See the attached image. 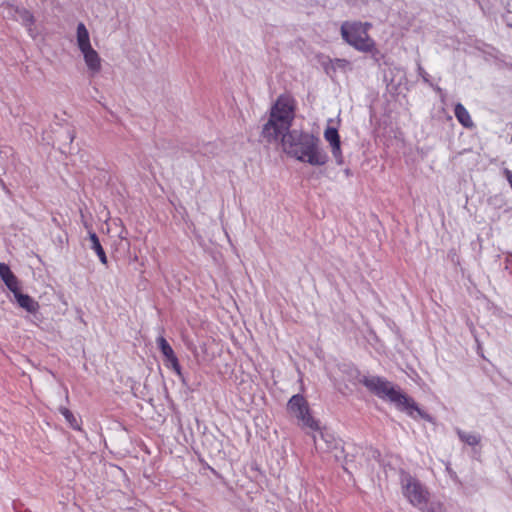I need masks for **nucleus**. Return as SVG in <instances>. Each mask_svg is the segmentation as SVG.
Wrapping results in <instances>:
<instances>
[{
  "mask_svg": "<svg viewBox=\"0 0 512 512\" xmlns=\"http://www.w3.org/2000/svg\"><path fill=\"white\" fill-rule=\"evenodd\" d=\"M280 140L283 152L299 162L321 167L329 161L320 139L309 132L293 129L283 134Z\"/></svg>",
  "mask_w": 512,
  "mask_h": 512,
  "instance_id": "f257e3e1",
  "label": "nucleus"
},
{
  "mask_svg": "<svg viewBox=\"0 0 512 512\" xmlns=\"http://www.w3.org/2000/svg\"><path fill=\"white\" fill-rule=\"evenodd\" d=\"M363 384L376 396L389 401L396 407V409L406 413L411 418L416 419L417 417H420L427 422L435 423L434 418L430 414L419 408L417 403L411 397L402 393L399 388H396L389 381L378 376H371L365 378L363 380Z\"/></svg>",
  "mask_w": 512,
  "mask_h": 512,
  "instance_id": "f03ea898",
  "label": "nucleus"
},
{
  "mask_svg": "<svg viewBox=\"0 0 512 512\" xmlns=\"http://www.w3.org/2000/svg\"><path fill=\"white\" fill-rule=\"evenodd\" d=\"M296 101L290 95H280L271 107L270 116L263 126L262 136L268 141H278L290 130L295 117Z\"/></svg>",
  "mask_w": 512,
  "mask_h": 512,
  "instance_id": "7ed1b4c3",
  "label": "nucleus"
},
{
  "mask_svg": "<svg viewBox=\"0 0 512 512\" xmlns=\"http://www.w3.org/2000/svg\"><path fill=\"white\" fill-rule=\"evenodd\" d=\"M372 25L368 22H344L341 36L344 41L359 52L375 54L378 52L375 41L369 36Z\"/></svg>",
  "mask_w": 512,
  "mask_h": 512,
  "instance_id": "20e7f679",
  "label": "nucleus"
},
{
  "mask_svg": "<svg viewBox=\"0 0 512 512\" xmlns=\"http://www.w3.org/2000/svg\"><path fill=\"white\" fill-rule=\"evenodd\" d=\"M75 44L79 50L90 76L98 75L102 70V58L91 43L90 32L83 22L77 24Z\"/></svg>",
  "mask_w": 512,
  "mask_h": 512,
  "instance_id": "39448f33",
  "label": "nucleus"
},
{
  "mask_svg": "<svg viewBox=\"0 0 512 512\" xmlns=\"http://www.w3.org/2000/svg\"><path fill=\"white\" fill-rule=\"evenodd\" d=\"M287 412L298 421L302 428L319 432L321 439L327 441L326 433L321 430L318 420L312 416L309 404L303 395L296 394L289 399Z\"/></svg>",
  "mask_w": 512,
  "mask_h": 512,
  "instance_id": "423d86ee",
  "label": "nucleus"
},
{
  "mask_svg": "<svg viewBox=\"0 0 512 512\" xmlns=\"http://www.w3.org/2000/svg\"><path fill=\"white\" fill-rule=\"evenodd\" d=\"M400 485L403 496L412 506L422 509L428 503L429 491L417 478L402 473Z\"/></svg>",
  "mask_w": 512,
  "mask_h": 512,
  "instance_id": "0eeeda50",
  "label": "nucleus"
},
{
  "mask_svg": "<svg viewBox=\"0 0 512 512\" xmlns=\"http://www.w3.org/2000/svg\"><path fill=\"white\" fill-rule=\"evenodd\" d=\"M8 15L14 20L20 22L32 38L37 37L38 31L35 26V18L29 10L16 6H9Z\"/></svg>",
  "mask_w": 512,
  "mask_h": 512,
  "instance_id": "6e6552de",
  "label": "nucleus"
},
{
  "mask_svg": "<svg viewBox=\"0 0 512 512\" xmlns=\"http://www.w3.org/2000/svg\"><path fill=\"white\" fill-rule=\"evenodd\" d=\"M324 139L329 143L331 153L337 165L344 163V157L341 149V141L337 128L328 126L324 130Z\"/></svg>",
  "mask_w": 512,
  "mask_h": 512,
  "instance_id": "1a4fd4ad",
  "label": "nucleus"
},
{
  "mask_svg": "<svg viewBox=\"0 0 512 512\" xmlns=\"http://www.w3.org/2000/svg\"><path fill=\"white\" fill-rule=\"evenodd\" d=\"M157 345L161 350L168 366L171 367L178 376L182 375L179 361L167 340L163 336L157 338Z\"/></svg>",
  "mask_w": 512,
  "mask_h": 512,
  "instance_id": "9d476101",
  "label": "nucleus"
},
{
  "mask_svg": "<svg viewBox=\"0 0 512 512\" xmlns=\"http://www.w3.org/2000/svg\"><path fill=\"white\" fill-rule=\"evenodd\" d=\"M0 277L12 293H16L20 289L17 277L5 263H0Z\"/></svg>",
  "mask_w": 512,
  "mask_h": 512,
  "instance_id": "9b49d317",
  "label": "nucleus"
},
{
  "mask_svg": "<svg viewBox=\"0 0 512 512\" xmlns=\"http://www.w3.org/2000/svg\"><path fill=\"white\" fill-rule=\"evenodd\" d=\"M17 304L29 313H36L39 310V304L28 294H23L20 289L13 293Z\"/></svg>",
  "mask_w": 512,
  "mask_h": 512,
  "instance_id": "f8f14e48",
  "label": "nucleus"
},
{
  "mask_svg": "<svg viewBox=\"0 0 512 512\" xmlns=\"http://www.w3.org/2000/svg\"><path fill=\"white\" fill-rule=\"evenodd\" d=\"M455 117L466 128L473 126V121L467 109L460 103L456 104L454 109Z\"/></svg>",
  "mask_w": 512,
  "mask_h": 512,
  "instance_id": "ddd939ff",
  "label": "nucleus"
},
{
  "mask_svg": "<svg viewBox=\"0 0 512 512\" xmlns=\"http://www.w3.org/2000/svg\"><path fill=\"white\" fill-rule=\"evenodd\" d=\"M59 412L63 415L69 426L75 430H80V423L77 417L66 407H60Z\"/></svg>",
  "mask_w": 512,
  "mask_h": 512,
  "instance_id": "4468645a",
  "label": "nucleus"
},
{
  "mask_svg": "<svg viewBox=\"0 0 512 512\" xmlns=\"http://www.w3.org/2000/svg\"><path fill=\"white\" fill-rule=\"evenodd\" d=\"M457 434L461 441L469 446H476L480 443V436L474 433H468L462 430H457Z\"/></svg>",
  "mask_w": 512,
  "mask_h": 512,
  "instance_id": "2eb2a0df",
  "label": "nucleus"
},
{
  "mask_svg": "<svg viewBox=\"0 0 512 512\" xmlns=\"http://www.w3.org/2000/svg\"><path fill=\"white\" fill-rule=\"evenodd\" d=\"M89 239L91 241V249H93L96 254L104 250L95 232L89 231Z\"/></svg>",
  "mask_w": 512,
  "mask_h": 512,
  "instance_id": "dca6fc26",
  "label": "nucleus"
},
{
  "mask_svg": "<svg viewBox=\"0 0 512 512\" xmlns=\"http://www.w3.org/2000/svg\"><path fill=\"white\" fill-rule=\"evenodd\" d=\"M333 67L335 69H342V70H345L347 68L350 67V63L349 61L345 60V59H335L333 61Z\"/></svg>",
  "mask_w": 512,
  "mask_h": 512,
  "instance_id": "f3484780",
  "label": "nucleus"
},
{
  "mask_svg": "<svg viewBox=\"0 0 512 512\" xmlns=\"http://www.w3.org/2000/svg\"><path fill=\"white\" fill-rule=\"evenodd\" d=\"M97 256H98V258H99V260H100V262H101L102 264H104V265H106V264H107V262H108V261H107V256H106V254H105V251H104V250H102V252H99V253L97 254Z\"/></svg>",
  "mask_w": 512,
  "mask_h": 512,
  "instance_id": "a211bd4d",
  "label": "nucleus"
},
{
  "mask_svg": "<svg viewBox=\"0 0 512 512\" xmlns=\"http://www.w3.org/2000/svg\"><path fill=\"white\" fill-rule=\"evenodd\" d=\"M503 173L512 188V172L509 169H504Z\"/></svg>",
  "mask_w": 512,
  "mask_h": 512,
  "instance_id": "6ab92c4d",
  "label": "nucleus"
},
{
  "mask_svg": "<svg viewBox=\"0 0 512 512\" xmlns=\"http://www.w3.org/2000/svg\"><path fill=\"white\" fill-rule=\"evenodd\" d=\"M428 512H444V511H443V507H442V505L437 504V505H432V506L429 508Z\"/></svg>",
  "mask_w": 512,
  "mask_h": 512,
  "instance_id": "aec40b11",
  "label": "nucleus"
},
{
  "mask_svg": "<svg viewBox=\"0 0 512 512\" xmlns=\"http://www.w3.org/2000/svg\"><path fill=\"white\" fill-rule=\"evenodd\" d=\"M314 442H315V444H316V445L318 444V443H317V438H316V437H314Z\"/></svg>",
  "mask_w": 512,
  "mask_h": 512,
  "instance_id": "412c9836",
  "label": "nucleus"
}]
</instances>
